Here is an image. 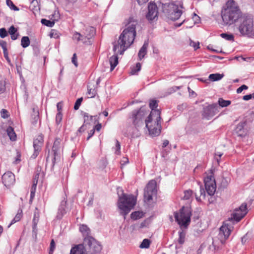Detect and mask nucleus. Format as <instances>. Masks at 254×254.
I'll return each mask as SVG.
<instances>
[{
    "instance_id": "obj_1",
    "label": "nucleus",
    "mask_w": 254,
    "mask_h": 254,
    "mask_svg": "<svg viewBox=\"0 0 254 254\" xmlns=\"http://www.w3.org/2000/svg\"><path fill=\"white\" fill-rule=\"evenodd\" d=\"M137 24L136 20L132 17H130L128 20L127 23L126 25L125 29L120 35L118 41L113 43V50L115 54L109 59L111 71L113 70L118 64V54L123 55L125 51L133 43L136 36Z\"/></svg>"
},
{
    "instance_id": "obj_2",
    "label": "nucleus",
    "mask_w": 254,
    "mask_h": 254,
    "mask_svg": "<svg viewBox=\"0 0 254 254\" xmlns=\"http://www.w3.org/2000/svg\"><path fill=\"white\" fill-rule=\"evenodd\" d=\"M243 16L237 3L234 0H229L226 7L221 10V17L225 25H231L240 20Z\"/></svg>"
},
{
    "instance_id": "obj_3",
    "label": "nucleus",
    "mask_w": 254,
    "mask_h": 254,
    "mask_svg": "<svg viewBox=\"0 0 254 254\" xmlns=\"http://www.w3.org/2000/svg\"><path fill=\"white\" fill-rule=\"evenodd\" d=\"M160 115V111H153L150 112L147 119L145 120V126L149 134L152 137L158 136L161 133L162 127Z\"/></svg>"
},
{
    "instance_id": "obj_4",
    "label": "nucleus",
    "mask_w": 254,
    "mask_h": 254,
    "mask_svg": "<svg viewBox=\"0 0 254 254\" xmlns=\"http://www.w3.org/2000/svg\"><path fill=\"white\" fill-rule=\"evenodd\" d=\"M136 204V198L132 195H127L123 193L120 196L118 202V206L120 210V213L125 217L131 210Z\"/></svg>"
},
{
    "instance_id": "obj_5",
    "label": "nucleus",
    "mask_w": 254,
    "mask_h": 254,
    "mask_svg": "<svg viewBox=\"0 0 254 254\" xmlns=\"http://www.w3.org/2000/svg\"><path fill=\"white\" fill-rule=\"evenodd\" d=\"M238 30L244 36H254V23L253 19L249 15L242 16L240 19Z\"/></svg>"
},
{
    "instance_id": "obj_6",
    "label": "nucleus",
    "mask_w": 254,
    "mask_h": 254,
    "mask_svg": "<svg viewBox=\"0 0 254 254\" xmlns=\"http://www.w3.org/2000/svg\"><path fill=\"white\" fill-rule=\"evenodd\" d=\"M191 212L190 208L183 207L179 212H176L174 213V217L176 221L180 226L187 227L190 223Z\"/></svg>"
},
{
    "instance_id": "obj_7",
    "label": "nucleus",
    "mask_w": 254,
    "mask_h": 254,
    "mask_svg": "<svg viewBox=\"0 0 254 254\" xmlns=\"http://www.w3.org/2000/svg\"><path fill=\"white\" fill-rule=\"evenodd\" d=\"M95 30L93 27H88L82 34L75 32L73 35V39L76 40L77 42L81 41L86 45H90L91 39L94 36Z\"/></svg>"
},
{
    "instance_id": "obj_8",
    "label": "nucleus",
    "mask_w": 254,
    "mask_h": 254,
    "mask_svg": "<svg viewBox=\"0 0 254 254\" xmlns=\"http://www.w3.org/2000/svg\"><path fill=\"white\" fill-rule=\"evenodd\" d=\"M183 5L172 3L168 5L166 9V14L168 19L175 21L178 20L183 14Z\"/></svg>"
},
{
    "instance_id": "obj_9",
    "label": "nucleus",
    "mask_w": 254,
    "mask_h": 254,
    "mask_svg": "<svg viewBox=\"0 0 254 254\" xmlns=\"http://www.w3.org/2000/svg\"><path fill=\"white\" fill-rule=\"evenodd\" d=\"M147 114L148 112L144 108H140L139 110H134L131 112L129 119L133 126L141 127L143 125V120Z\"/></svg>"
},
{
    "instance_id": "obj_10",
    "label": "nucleus",
    "mask_w": 254,
    "mask_h": 254,
    "mask_svg": "<svg viewBox=\"0 0 254 254\" xmlns=\"http://www.w3.org/2000/svg\"><path fill=\"white\" fill-rule=\"evenodd\" d=\"M157 193L156 182L155 180L150 181L144 189V197L145 201H150Z\"/></svg>"
},
{
    "instance_id": "obj_11",
    "label": "nucleus",
    "mask_w": 254,
    "mask_h": 254,
    "mask_svg": "<svg viewBox=\"0 0 254 254\" xmlns=\"http://www.w3.org/2000/svg\"><path fill=\"white\" fill-rule=\"evenodd\" d=\"M247 213V204L245 203H242L240 207L234 210L231 217L229 218V221L238 222L245 216Z\"/></svg>"
},
{
    "instance_id": "obj_12",
    "label": "nucleus",
    "mask_w": 254,
    "mask_h": 254,
    "mask_svg": "<svg viewBox=\"0 0 254 254\" xmlns=\"http://www.w3.org/2000/svg\"><path fill=\"white\" fill-rule=\"evenodd\" d=\"M204 183L205 190L208 194L209 195H214L216 191V185L213 175L211 174L206 177L204 179Z\"/></svg>"
},
{
    "instance_id": "obj_13",
    "label": "nucleus",
    "mask_w": 254,
    "mask_h": 254,
    "mask_svg": "<svg viewBox=\"0 0 254 254\" xmlns=\"http://www.w3.org/2000/svg\"><path fill=\"white\" fill-rule=\"evenodd\" d=\"M62 140L60 138H56L54 142L52 149V152L53 153L54 155L52 158V168L54 166L56 160L60 159L62 147Z\"/></svg>"
},
{
    "instance_id": "obj_14",
    "label": "nucleus",
    "mask_w": 254,
    "mask_h": 254,
    "mask_svg": "<svg viewBox=\"0 0 254 254\" xmlns=\"http://www.w3.org/2000/svg\"><path fill=\"white\" fill-rule=\"evenodd\" d=\"M84 243L87 245V249L89 250L91 254L98 253L101 250V245L91 237L85 238Z\"/></svg>"
},
{
    "instance_id": "obj_15",
    "label": "nucleus",
    "mask_w": 254,
    "mask_h": 254,
    "mask_svg": "<svg viewBox=\"0 0 254 254\" xmlns=\"http://www.w3.org/2000/svg\"><path fill=\"white\" fill-rule=\"evenodd\" d=\"M43 136L41 134L39 135L34 140L33 147L34 151L31 156V158L35 159L37 157L41 150V147L43 144Z\"/></svg>"
},
{
    "instance_id": "obj_16",
    "label": "nucleus",
    "mask_w": 254,
    "mask_h": 254,
    "mask_svg": "<svg viewBox=\"0 0 254 254\" xmlns=\"http://www.w3.org/2000/svg\"><path fill=\"white\" fill-rule=\"evenodd\" d=\"M218 105L212 104L203 108V116L209 120L218 112Z\"/></svg>"
},
{
    "instance_id": "obj_17",
    "label": "nucleus",
    "mask_w": 254,
    "mask_h": 254,
    "mask_svg": "<svg viewBox=\"0 0 254 254\" xmlns=\"http://www.w3.org/2000/svg\"><path fill=\"white\" fill-rule=\"evenodd\" d=\"M2 182L5 187H10L15 182L14 175L11 172L5 173L2 176Z\"/></svg>"
},
{
    "instance_id": "obj_18",
    "label": "nucleus",
    "mask_w": 254,
    "mask_h": 254,
    "mask_svg": "<svg viewBox=\"0 0 254 254\" xmlns=\"http://www.w3.org/2000/svg\"><path fill=\"white\" fill-rule=\"evenodd\" d=\"M148 10L146 17L148 20H152L157 16V7L155 3L150 2L148 6Z\"/></svg>"
},
{
    "instance_id": "obj_19",
    "label": "nucleus",
    "mask_w": 254,
    "mask_h": 254,
    "mask_svg": "<svg viewBox=\"0 0 254 254\" xmlns=\"http://www.w3.org/2000/svg\"><path fill=\"white\" fill-rule=\"evenodd\" d=\"M134 126L133 127H128L127 128V131L124 133L125 135L131 138L137 137L140 135L139 132V127Z\"/></svg>"
},
{
    "instance_id": "obj_20",
    "label": "nucleus",
    "mask_w": 254,
    "mask_h": 254,
    "mask_svg": "<svg viewBox=\"0 0 254 254\" xmlns=\"http://www.w3.org/2000/svg\"><path fill=\"white\" fill-rule=\"evenodd\" d=\"M231 233L230 227L225 223L220 228V235H223L225 239L229 237Z\"/></svg>"
},
{
    "instance_id": "obj_21",
    "label": "nucleus",
    "mask_w": 254,
    "mask_h": 254,
    "mask_svg": "<svg viewBox=\"0 0 254 254\" xmlns=\"http://www.w3.org/2000/svg\"><path fill=\"white\" fill-rule=\"evenodd\" d=\"M66 202L65 201H62L59 207L58 213L57 215V218L61 219L63 216L66 213L65 205Z\"/></svg>"
},
{
    "instance_id": "obj_22",
    "label": "nucleus",
    "mask_w": 254,
    "mask_h": 254,
    "mask_svg": "<svg viewBox=\"0 0 254 254\" xmlns=\"http://www.w3.org/2000/svg\"><path fill=\"white\" fill-rule=\"evenodd\" d=\"M83 117L84 123L89 124L91 123H95L98 119L97 116H90L87 113H83Z\"/></svg>"
},
{
    "instance_id": "obj_23",
    "label": "nucleus",
    "mask_w": 254,
    "mask_h": 254,
    "mask_svg": "<svg viewBox=\"0 0 254 254\" xmlns=\"http://www.w3.org/2000/svg\"><path fill=\"white\" fill-rule=\"evenodd\" d=\"M245 123H240L236 127L235 132L238 136H243L246 134V132L244 129Z\"/></svg>"
},
{
    "instance_id": "obj_24",
    "label": "nucleus",
    "mask_w": 254,
    "mask_h": 254,
    "mask_svg": "<svg viewBox=\"0 0 254 254\" xmlns=\"http://www.w3.org/2000/svg\"><path fill=\"white\" fill-rule=\"evenodd\" d=\"M148 46V42L145 41L139 51L138 56L139 60H141L147 54V49Z\"/></svg>"
},
{
    "instance_id": "obj_25",
    "label": "nucleus",
    "mask_w": 254,
    "mask_h": 254,
    "mask_svg": "<svg viewBox=\"0 0 254 254\" xmlns=\"http://www.w3.org/2000/svg\"><path fill=\"white\" fill-rule=\"evenodd\" d=\"M8 33L11 36V39L12 40H16L19 36V33L18 30L13 25L11 26L8 30Z\"/></svg>"
},
{
    "instance_id": "obj_26",
    "label": "nucleus",
    "mask_w": 254,
    "mask_h": 254,
    "mask_svg": "<svg viewBox=\"0 0 254 254\" xmlns=\"http://www.w3.org/2000/svg\"><path fill=\"white\" fill-rule=\"evenodd\" d=\"M35 211L34 213V217L33 219V232L36 233L37 231V225L39 219V213L38 211L37 208L35 209Z\"/></svg>"
},
{
    "instance_id": "obj_27",
    "label": "nucleus",
    "mask_w": 254,
    "mask_h": 254,
    "mask_svg": "<svg viewBox=\"0 0 254 254\" xmlns=\"http://www.w3.org/2000/svg\"><path fill=\"white\" fill-rule=\"evenodd\" d=\"M6 132L10 139L13 141L16 140V134L13 128L11 127H8L6 129Z\"/></svg>"
},
{
    "instance_id": "obj_28",
    "label": "nucleus",
    "mask_w": 254,
    "mask_h": 254,
    "mask_svg": "<svg viewBox=\"0 0 254 254\" xmlns=\"http://www.w3.org/2000/svg\"><path fill=\"white\" fill-rule=\"evenodd\" d=\"M79 230L85 238L89 237L90 230L87 225H81L79 227Z\"/></svg>"
},
{
    "instance_id": "obj_29",
    "label": "nucleus",
    "mask_w": 254,
    "mask_h": 254,
    "mask_svg": "<svg viewBox=\"0 0 254 254\" xmlns=\"http://www.w3.org/2000/svg\"><path fill=\"white\" fill-rule=\"evenodd\" d=\"M223 77V74L213 73L209 75V79L212 81H216L221 80Z\"/></svg>"
},
{
    "instance_id": "obj_30",
    "label": "nucleus",
    "mask_w": 254,
    "mask_h": 254,
    "mask_svg": "<svg viewBox=\"0 0 254 254\" xmlns=\"http://www.w3.org/2000/svg\"><path fill=\"white\" fill-rule=\"evenodd\" d=\"M30 44V39L27 36H24L22 38L21 40V46L25 48L29 46Z\"/></svg>"
},
{
    "instance_id": "obj_31",
    "label": "nucleus",
    "mask_w": 254,
    "mask_h": 254,
    "mask_svg": "<svg viewBox=\"0 0 254 254\" xmlns=\"http://www.w3.org/2000/svg\"><path fill=\"white\" fill-rule=\"evenodd\" d=\"M97 90L96 88H90L89 86L87 88V94L89 96L88 98H94L97 94Z\"/></svg>"
},
{
    "instance_id": "obj_32",
    "label": "nucleus",
    "mask_w": 254,
    "mask_h": 254,
    "mask_svg": "<svg viewBox=\"0 0 254 254\" xmlns=\"http://www.w3.org/2000/svg\"><path fill=\"white\" fill-rule=\"evenodd\" d=\"M141 69V64L139 63H138L136 64L135 66H133L131 68V71L130 73L131 75H134L137 73V72L140 71Z\"/></svg>"
},
{
    "instance_id": "obj_33",
    "label": "nucleus",
    "mask_w": 254,
    "mask_h": 254,
    "mask_svg": "<svg viewBox=\"0 0 254 254\" xmlns=\"http://www.w3.org/2000/svg\"><path fill=\"white\" fill-rule=\"evenodd\" d=\"M220 36L228 41H234V36L232 34H228L226 33H223L220 34Z\"/></svg>"
},
{
    "instance_id": "obj_34",
    "label": "nucleus",
    "mask_w": 254,
    "mask_h": 254,
    "mask_svg": "<svg viewBox=\"0 0 254 254\" xmlns=\"http://www.w3.org/2000/svg\"><path fill=\"white\" fill-rule=\"evenodd\" d=\"M22 216V210H21L20 212H19L18 211V213H17V214L15 215V217L12 220L11 223L8 226V228L10 227V226L12 224L15 223L16 222L19 221L20 220V219L21 218Z\"/></svg>"
},
{
    "instance_id": "obj_35",
    "label": "nucleus",
    "mask_w": 254,
    "mask_h": 254,
    "mask_svg": "<svg viewBox=\"0 0 254 254\" xmlns=\"http://www.w3.org/2000/svg\"><path fill=\"white\" fill-rule=\"evenodd\" d=\"M158 106V103L156 100H152L149 102V107L151 109V112L153 111H160L159 110H156V108Z\"/></svg>"
},
{
    "instance_id": "obj_36",
    "label": "nucleus",
    "mask_w": 254,
    "mask_h": 254,
    "mask_svg": "<svg viewBox=\"0 0 254 254\" xmlns=\"http://www.w3.org/2000/svg\"><path fill=\"white\" fill-rule=\"evenodd\" d=\"M218 104L219 106L222 107H226L230 105L231 101L229 100H225L222 98H219L218 100Z\"/></svg>"
},
{
    "instance_id": "obj_37",
    "label": "nucleus",
    "mask_w": 254,
    "mask_h": 254,
    "mask_svg": "<svg viewBox=\"0 0 254 254\" xmlns=\"http://www.w3.org/2000/svg\"><path fill=\"white\" fill-rule=\"evenodd\" d=\"M41 23L42 24L46 25L49 27H52L55 24V22L53 20H49L46 19H42Z\"/></svg>"
},
{
    "instance_id": "obj_38",
    "label": "nucleus",
    "mask_w": 254,
    "mask_h": 254,
    "mask_svg": "<svg viewBox=\"0 0 254 254\" xmlns=\"http://www.w3.org/2000/svg\"><path fill=\"white\" fill-rule=\"evenodd\" d=\"M179 238L178 239V243L180 244H183L185 242L186 233L184 231H179Z\"/></svg>"
},
{
    "instance_id": "obj_39",
    "label": "nucleus",
    "mask_w": 254,
    "mask_h": 254,
    "mask_svg": "<svg viewBox=\"0 0 254 254\" xmlns=\"http://www.w3.org/2000/svg\"><path fill=\"white\" fill-rule=\"evenodd\" d=\"M52 17L51 19L52 20H53L55 22V21H57L59 20L60 18V14L59 12V11L57 9L55 10L54 12V13L51 15Z\"/></svg>"
},
{
    "instance_id": "obj_40",
    "label": "nucleus",
    "mask_w": 254,
    "mask_h": 254,
    "mask_svg": "<svg viewBox=\"0 0 254 254\" xmlns=\"http://www.w3.org/2000/svg\"><path fill=\"white\" fill-rule=\"evenodd\" d=\"M150 242L149 241V240L147 239H144L142 243H141V244L139 246V247L140 248H148L149 247V246H150Z\"/></svg>"
},
{
    "instance_id": "obj_41",
    "label": "nucleus",
    "mask_w": 254,
    "mask_h": 254,
    "mask_svg": "<svg viewBox=\"0 0 254 254\" xmlns=\"http://www.w3.org/2000/svg\"><path fill=\"white\" fill-rule=\"evenodd\" d=\"M192 191L190 190H187L184 191V196L183 199L185 200L190 199L192 195Z\"/></svg>"
},
{
    "instance_id": "obj_42",
    "label": "nucleus",
    "mask_w": 254,
    "mask_h": 254,
    "mask_svg": "<svg viewBox=\"0 0 254 254\" xmlns=\"http://www.w3.org/2000/svg\"><path fill=\"white\" fill-rule=\"evenodd\" d=\"M142 217V214L139 211H135L131 214L130 217L132 219L137 220Z\"/></svg>"
},
{
    "instance_id": "obj_43",
    "label": "nucleus",
    "mask_w": 254,
    "mask_h": 254,
    "mask_svg": "<svg viewBox=\"0 0 254 254\" xmlns=\"http://www.w3.org/2000/svg\"><path fill=\"white\" fill-rule=\"evenodd\" d=\"M6 1L7 5L11 9L14 10L15 11L19 10V8L13 4V2L11 0H6Z\"/></svg>"
},
{
    "instance_id": "obj_44",
    "label": "nucleus",
    "mask_w": 254,
    "mask_h": 254,
    "mask_svg": "<svg viewBox=\"0 0 254 254\" xmlns=\"http://www.w3.org/2000/svg\"><path fill=\"white\" fill-rule=\"evenodd\" d=\"M190 45L192 47L195 51L199 48V43L198 42H195L190 39Z\"/></svg>"
},
{
    "instance_id": "obj_45",
    "label": "nucleus",
    "mask_w": 254,
    "mask_h": 254,
    "mask_svg": "<svg viewBox=\"0 0 254 254\" xmlns=\"http://www.w3.org/2000/svg\"><path fill=\"white\" fill-rule=\"evenodd\" d=\"M32 123L33 124H36L39 120V112L36 111V114L32 115Z\"/></svg>"
},
{
    "instance_id": "obj_46",
    "label": "nucleus",
    "mask_w": 254,
    "mask_h": 254,
    "mask_svg": "<svg viewBox=\"0 0 254 254\" xmlns=\"http://www.w3.org/2000/svg\"><path fill=\"white\" fill-rule=\"evenodd\" d=\"M8 32L4 28H1L0 29V37L4 38L8 35Z\"/></svg>"
},
{
    "instance_id": "obj_47",
    "label": "nucleus",
    "mask_w": 254,
    "mask_h": 254,
    "mask_svg": "<svg viewBox=\"0 0 254 254\" xmlns=\"http://www.w3.org/2000/svg\"><path fill=\"white\" fill-rule=\"evenodd\" d=\"M115 153L116 154H120L121 153V145L120 143L118 140H116V145H115Z\"/></svg>"
},
{
    "instance_id": "obj_48",
    "label": "nucleus",
    "mask_w": 254,
    "mask_h": 254,
    "mask_svg": "<svg viewBox=\"0 0 254 254\" xmlns=\"http://www.w3.org/2000/svg\"><path fill=\"white\" fill-rule=\"evenodd\" d=\"M83 100V98L81 97L78 98L75 102L74 106V109L75 110H77L81 104V102Z\"/></svg>"
},
{
    "instance_id": "obj_49",
    "label": "nucleus",
    "mask_w": 254,
    "mask_h": 254,
    "mask_svg": "<svg viewBox=\"0 0 254 254\" xmlns=\"http://www.w3.org/2000/svg\"><path fill=\"white\" fill-rule=\"evenodd\" d=\"M1 117L3 119H7L9 117L8 112L4 109H2L0 111Z\"/></svg>"
},
{
    "instance_id": "obj_50",
    "label": "nucleus",
    "mask_w": 254,
    "mask_h": 254,
    "mask_svg": "<svg viewBox=\"0 0 254 254\" xmlns=\"http://www.w3.org/2000/svg\"><path fill=\"white\" fill-rule=\"evenodd\" d=\"M63 118V115L62 113H58L56 117V124L59 125L62 121Z\"/></svg>"
},
{
    "instance_id": "obj_51",
    "label": "nucleus",
    "mask_w": 254,
    "mask_h": 254,
    "mask_svg": "<svg viewBox=\"0 0 254 254\" xmlns=\"http://www.w3.org/2000/svg\"><path fill=\"white\" fill-rule=\"evenodd\" d=\"M55 243L54 240H52L50 243L49 254H53V252L55 249Z\"/></svg>"
},
{
    "instance_id": "obj_52",
    "label": "nucleus",
    "mask_w": 254,
    "mask_h": 254,
    "mask_svg": "<svg viewBox=\"0 0 254 254\" xmlns=\"http://www.w3.org/2000/svg\"><path fill=\"white\" fill-rule=\"evenodd\" d=\"M5 91V84L4 81H0V94Z\"/></svg>"
},
{
    "instance_id": "obj_53",
    "label": "nucleus",
    "mask_w": 254,
    "mask_h": 254,
    "mask_svg": "<svg viewBox=\"0 0 254 254\" xmlns=\"http://www.w3.org/2000/svg\"><path fill=\"white\" fill-rule=\"evenodd\" d=\"M0 46L2 48L3 51H6L7 50V43L3 40L0 41Z\"/></svg>"
},
{
    "instance_id": "obj_54",
    "label": "nucleus",
    "mask_w": 254,
    "mask_h": 254,
    "mask_svg": "<svg viewBox=\"0 0 254 254\" xmlns=\"http://www.w3.org/2000/svg\"><path fill=\"white\" fill-rule=\"evenodd\" d=\"M248 87L246 85H243L237 89V93L239 94L241 93L244 90H246Z\"/></svg>"
},
{
    "instance_id": "obj_55",
    "label": "nucleus",
    "mask_w": 254,
    "mask_h": 254,
    "mask_svg": "<svg viewBox=\"0 0 254 254\" xmlns=\"http://www.w3.org/2000/svg\"><path fill=\"white\" fill-rule=\"evenodd\" d=\"M252 98H254V93L252 94H248L243 96V99L244 100L248 101Z\"/></svg>"
},
{
    "instance_id": "obj_56",
    "label": "nucleus",
    "mask_w": 254,
    "mask_h": 254,
    "mask_svg": "<svg viewBox=\"0 0 254 254\" xmlns=\"http://www.w3.org/2000/svg\"><path fill=\"white\" fill-rule=\"evenodd\" d=\"M222 155H223V153L219 152H217L215 153V157L217 160L218 164L219 163L220 159L221 157L222 156Z\"/></svg>"
},
{
    "instance_id": "obj_57",
    "label": "nucleus",
    "mask_w": 254,
    "mask_h": 254,
    "mask_svg": "<svg viewBox=\"0 0 254 254\" xmlns=\"http://www.w3.org/2000/svg\"><path fill=\"white\" fill-rule=\"evenodd\" d=\"M95 129H92L88 132V136L87 138V140H88L94 134Z\"/></svg>"
},
{
    "instance_id": "obj_58",
    "label": "nucleus",
    "mask_w": 254,
    "mask_h": 254,
    "mask_svg": "<svg viewBox=\"0 0 254 254\" xmlns=\"http://www.w3.org/2000/svg\"><path fill=\"white\" fill-rule=\"evenodd\" d=\"M72 63L75 65V66H77V62L76 61V54H74L73 57L72 58Z\"/></svg>"
},
{
    "instance_id": "obj_59",
    "label": "nucleus",
    "mask_w": 254,
    "mask_h": 254,
    "mask_svg": "<svg viewBox=\"0 0 254 254\" xmlns=\"http://www.w3.org/2000/svg\"><path fill=\"white\" fill-rule=\"evenodd\" d=\"M200 196H202L203 197H204L205 195V191L202 188V186H200Z\"/></svg>"
},
{
    "instance_id": "obj_60",
    "label": "nucleus",
    "mask_w": 254,
    "mask_h": 254,
    "mask_svg": "<svg viewBox=\"0 0 254 254\" xmlns=\"http://www.w3.org/2000/svg\"><path fill=\"white\" fill-rule=\"evenodd\" d=\"M101 127H102V126H101V124H99L98 123V124H97L95 126V127L94 129H95V130H96L97 131H99L100 130L101 128Z\"/></svg>"
},
{
    "instance_id": "obj_61",
    "label": "nucleus",
    "mask_w": 254,
    "mask_h": 254,
    "mask_svg": "<svg viewBox=\"0 0 254 254\" xmlns=\"http://www.w3.org/2000/svg\"><path fill=\"white\" fill-rule=\"evenodd\" d=\"M181 86H175L171 88V91L172 92H176L177 90L180 89L181 88Z\"/></svg>"
},
{
    "instance_id": "obj_62",
    "label": "nucleus",
    "mask_w": 254,
    "mask_h": 254,
    "mask_svg": "<svg viewBox=\"0 0 254 254\" xmlns=\"http://www.w3.org/2000/svg\"><path fill=\"white\" fill-rule=\"evenodd\" d=\"M169 141L168 140H164L162 143V148L166 147L169 144Z\"/></svg>"
},
{
    "instance_id": "obj_63",
    "label": "nucleus",
    "mask_w": 254,
    "mask_h": 254,
    "mask_svg": "<svg viewBox=\"0 0 254 254\" xmlns=\"http://www.w3.org/2000/svg\"><path fill=\"white\" fill-rule=\"evenodd\" d=\"M149 0H137L138 3L139 5H142L146 3Z\"/></svg>"
},
{
    "instance_id": "obj_64",
    "label": "nucleus",
    "mask_w": 254,
    "mask_h": 254,
    "mask_svg": "<svg viewBox=\"0 0 254 254\" xmlns=\"http://www.w3.org/2000/svg\"><path fill=\"white\" fill-rule=\"evenodd\" d=\"M57 110H58V113H62V106L60 105V103H58L57 105Z\"/></svg>"
}]
</instances>
